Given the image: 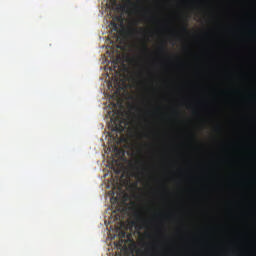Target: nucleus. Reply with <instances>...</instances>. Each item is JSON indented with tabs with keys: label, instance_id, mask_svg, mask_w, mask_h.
<instances>
[{
	"label": "nucleus",
	"instance_id": "nucleus-1",
	"mask_svg": "<svg viewBox=\"0 0 256 256\" xmlns=\"http://www.w3.org/2000/svg\"><path fill=\"white\" fill-rule=\"evenodd\" d=\"M138 51L143 56H155V57H157V59H163V57L169 55V50H168L166 42H161L157 46L156 50H154V52H152L149 48L146 35H144V38L141 41V46L138 48Z\"/></svg>",
	"mask_w": 256,
	"mask_h": 256
},
{
	"label": "nucleus",
	"instance_id": "nucleus-2",
	"mask_svg": "<svg viewBox=\"0 0 256 256\" xmlns=\"http://www.w3.org/2000/svg\"><path fill=\"white\" fill-rule=\"evenodd\" d=\"M125 65V63H122V55L121 52L118 50L116 52H106L104 56H102V64L106 65Z\"/></svg>",
	"mask_w": 256,
	"mask_h": 256
},
{
	"label": "nucleus",
	"instance_id": "nucleus-3",
	"mask_svg": "<svg viewBox=\"0 0 256 256\" xmlns=\"http://www.w3.org/2000/svg\"><path fill=\"white\" fill-rule=\"evenodd\" d=\"M113 123L112 131L118 132L119 134H122L123 131H125V121L120 113H118L115 117L111 118Z\"/></svg>",
	"mask_w": 256,
	"mask_h": 256
},
{
	"label": "nucleus",
	"instance_id": "nucleus-4",
	"mask_svg": "<svg viewBox=\"0 0 256 256\" xmlns=\"http://www.w3.org/2000/svg\"><path fill=\"white\" fill-rule=\"evenodd\" d=\"M126 65H113V67H109L108 65L105 66V69H109L110 72H114V75H120V70L127 69Z\"/></svg>",
	"mask_w": 256,
	"mask_h": 256
},
{
	"label": "nucleus",
	"instance_id": "nucleus-5",
	"mask_svg": "<svg viewBox=\"0 0 256 256\" xmlns=\"http://www.w3.org/2000/svg\"><path fill=\"white\" fill-rule=\"evenodd\" d=\"M134 169H135V176L136 177H143L144 176V171H145V168L144 167H140V166H133Z\"/></svg>",
	"mask_w": 256,
	"mask_h": 256
},
{
	"label": "nucleus",
	"instance_id": "nucleus-6",
	"mask_svg": "<svg viewBox=\"0 0 256 256\" xmlns=\"http://www.w3.org/2000/svg\"><path fill=\"white\" fill-rule=\"evenodd\" d=\"M117 248L123 249L126 246V241L124 239H119L117 243H115Z\"/></svg>",
	"mask_w": 256,
	"mask_h": 256
},
{
	"label": "nucleus",
	"instance_id": "nucleus-7",
	"mask_svg": "<svg viewBox=\"0 0 256 256\" xmlns=\"http://www.w3.org/2000/svg\"><path fill=\"white\" fill-rule=\"evenodd\" d=\"M136 220H137L138 222L144 223V219L142 218L141 214H136Z\"/></svg>",
	"mask_w": 256,
	"mask_h": 256
},
{
	"label": "nucleus",
	"instance_id": "nucleus-8",
	"mask_svg": "<svg viewBox=\"0 0 256 256\" xmlns=\"http://www.w3.org/2000/svg\"><path fill=\"white\" fill-rule=\"evenodd\" d=\"M111 26H112L113 29H115V31H118L117 22H111Z\"/></svg>",
	"mask_w": 256,
	"mask_h": 256
},
{
	"label": "nucleus",
	"instance_id": "nucleus-9",
	"mask_svg": "<svg viewBox=\"0 0 256 256\" xmlns=\"http://www.w3.org/2000/svg\"><path fill=\"white\" fill-rule=\"evenodd\" d=\"M184 52H185L186 54H190V53L192 52V50H190V48H188V47H185V48H184Z\"/></svg>",
	"mask_w": 256,
	"mask_h": 256
},
{
	"label": "nucleus",
	"instance_id": "nucleus-10",
	"mask_svg": "<svg viewBox=\"0 0 256 256\" xmlns=\"http://www.w3.org/2000/svg\"><path fill=\"white\" fill-rule=\"evenodd\" d=\"M138 30L141 32V33H144V29H134L133 31H136V32H138Z\"/></svg>",
	"mask_w": 256,
	"mask_h": 256
},
{
	"label": "nucleus",
	"instance_id": "nucleus-11",
	"mask_svg": "<svg viewBox=\"0 0 256 256\" xmlns=\"http://www.w3.org/2000/svg\"><path fill=\"white\" fill-rule=\"evenodd\" d=\"M182 31L187 32L188 31L187 27L186 26L182 27Z\"/></svg>",
	"mask_w": 256,
	"mask_h": 256
},
{
	"label": "nucleus",
	"instance_id": "nucleus-12",
	"mask_svg": "<svg viewBox=\"0 0 256 256\" xmlns=\"http://www.w3.org/2000/svg\"><path fill=\"white\" fill-rule=\"evenodd\" d=\"M116 84H119V78H115Z\"/></svg>",
	"mask_w": 256,
	"mask_h": 256
}]
</instances>
